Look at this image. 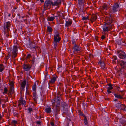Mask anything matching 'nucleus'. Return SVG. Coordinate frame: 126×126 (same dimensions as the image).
Returning <instances> with one entry per match:
<instances>
[{
  "label": "nucleus",
  "instance_id": "obj_58",
  "mask_svg": "<svg viewBox=\"0 0 126 126\" xmlns=\"http://www.w3.org/2000/svg\"><path fill=\"white\" fill-rule=\"evenodd\" d=\"M35 57H33L32 59V61H33V62H35Z\"/></svg>",
  "mask_w": 126,
  "mask_h": 126
},
{
  "label": "nucleus",
  "instance_id": "obj_34",
  "mask_svg": "<svg viewBox=\"0 0 126 126\" xmlns=\"http://www.w3.org/2000/svg\"><path fill=\"white\" fill-rule=\"evenodd\" d=\"M58 85L59 87V88H60V90L62 91L63 90V91L64 89L63 85L60 82H59V83Z\"/></svg>",
  "mask_w": 126,
  "mask_h": 126
},
{
  "label": "nucleus",
  "instance_id": "obj_22",
  "mask_svg": "<svg viewBox=\"0 0 126 126\" xmlns=\"http://www.w3.org/2000/svg\"><path fill=\"white\" fill-rule=\"evenodd\" d=\"M98 64H99L100 66L101 67V68L103 69H104V68L106 67L105 63L103 61L101 60L99 61Z\"/></svg>",
  "mask_w": 126,
  "mask_h": 126
},
{
  "label": "nucleus",
  "instance_id": "obj_60",
  "mask_svg": "<svg viewBox=\"0 0 126 126\" xmlns=\"http://www.w3.org/2000/svg\"><path fill=\"white\" fill-rule=\"evenodd\" d=\"M9 58V56L7 57L5 59V60L7 61L8 59Z\"/></svg>",
  "mask_w": 126,
  "mask_h": 126
},
{
  "label": "nucleus",
  "instance_id": "obj_18",
  "mask_svg": "<svg viewBox=\"0 0 126 126\" xmlns=\"http://www.w3.org/2000/svg\"><path fill=\"white\" fill-rule=\"evenodd\" d=\"M107 85L109 86V87L107 88V92L108 94L111 93V92L110 90L113 89V86H114V85H112L110 83L108 84Z\"/></svg>",
  "mask_w": 126,
  "mask_h": 126
},
{
  "label": "nucleus",
  "instance_id": "obj_57",
  "mask_svg": "<svg viewBox=\"0 0 126 126\" xmlns=\"http://www.w3.org/2000/svg\"><path fill=\"white\" fill-rule=\"evenodd\" d=\"M113 58L114 60H117V57L115 56H114L113 57Z\"/></svg>",
  "mask_w": 126,
  "mask_h": 126
},
{
  "label": "nucleus",
  "instance_id": "obj_21",
  "mask_svg": "<svg viewBox=\"0 0 126 126\" xmlns=\"http://www.w3.org/2000/svg\"><path fill=\"white\" fill-rule=\"evenodd\" d=\"M97 18V17L96 14H93L91 16L90 19V21L92 23L95 21Z\"/></svg>",
  "mask_w": 126,
  "mask_h": 126
},
{
  "label": "nucleus",
  "instance_id": "obj_48",
  "mask_svg": "<svg viewBox=\"0 0 126 126\" xmlns=\"http://www.w3.org/2000/svg\"><path fill=\"white\" fill-rule=\"evenodd\" d=\"M4 34H5L7 37H8L9 36V32H4Z\"/></svg>",
  "mask_w": 126,
  "mask_h": 126
},
{
  "label": "nucleus",
  "instance_id": "obj_3",
  "mask_svg": "<svg viewBox=\"0 0 126 126\" xmlns=\"http://www.w3.org/2000/svg\"><path fill=\"white\" fill-rule=\"evenodd\" d=\"M61 108L64 112H63V114L65 113L68 111V104L65 102H63L61 104Z\"/></svg>",
  "mask_w": 126,
  "mask_h": 126
},
{
  "label": "nucleus",
  "instance_id": "obj_42",
  "mask_svg": "<svg viewBox=\"0 0 126 126\" xmlns=\"http://www.w3.org/2000/svg\"><path fill=\"white\" fill-rule=\"evenodd\" d=\"M8 89L6 87H5L4 88V91L3 92V94H7Z\"/></svg>",
  "mask_w": 126,
  "mask_h": 126
},
{
  "label": "nucleus",
  "instance_id": "obj_30",
  "mask_svg": "<svg viewBox=\"0 0 126 126\" xmlns=\"http://www.w3.org/2000/svg\"><path fill=\"white\" fill-rule=\"evenodd\" d=\"M45 112L47 113H50L52 112L51 108L50 107L46 108L45 109Z\"/></svg>",
  "mask_w": 126,
  "mask_h": 126
},
{
  "label": "nucleus",
  "instance_id": "obj_33",
  "mask_svg": "<svg viewBox=\"0 0 126 126\" xmlns=\"http://www.w3.org/2000/svg\"><path fill=\"white\" fill-rule=\"evenodd\" d=\"M47 31L49 32H52L53 31V30L51 27L48 26L47 27Z\"/></svg>",
  "mask_w": 126,
  "mask_h": 126
},
{
  "label": "nucleus",
  "instance_id": "obj_29",
  "mask_svg": "<svg viewBox=\"0 0 126 126\" xmlns=\"http://www.w3.org/2000/svg\"><path fill=\"white\" fill-rule=\"evenodd\" d=\"M114 95L115 97L117 98H118L120 99H123L124 98L122 95H120L119 94H117L114 93Z\"/></svg>",
  "mask_w": 126,
  "mask_h": 126
},
{
  "label": "nucleus",
  "instance_id": "obj_1",
  "mask_svg": "<svg viewBox=\"0 0 126 126\" xmlns=\"http://www.w3.org/2000/svg\"><path fill=\"white\" fill-rule=\"evenodd\" d=\"M57 0V1H55L54 2H53V0H46L44 3L43 6L44 11L50 9L51 5L52 6H57L61 4L62 0Z\"/></svg>",
  "mask_w": 126,
  "mask_h": 126
},
{
  "label": "nucleus",
  "instance_id": "obj_53",
  "mask_svg": "<svg viewBox=\"0 0 126 126\" xmlns=\"http://www.w3.org/2000/svg\"><path fill=\"white\" fill-rule=\"evenodd\" d=\"M105 38V35H102L101 37V38L102 40H104Z\"/></svg>",
  "mask_w": 126,
  "mask_h": 126
},
{
  "label": "nucleus",
  "instance_id": "obj_64",
  "mask_svg": "<svg viewBox=\"0 0 126 126\" xmlns=\"http://www.w3.org/2000/svg\"><path fill=\"white\" fill-rule=\"evenodd\" d=\"M16 1L17 2H20V0H16Z\"/></svg>",
  "mask_w": 126,
  "mask_h": 126
},
{
  "label": "nucleus",
  "instance_id": "obj_37",
  "mask_svg": "<svg viewBox=\"0 0 126 126\" xmlns=\"http://www.w3.org/2000/svg\"><path fill=\"white\" fill-rule=\"evenodd\" d=\"M32 90L33 92H36V83H35L32 86Z\"/></svg>",
  "mask_w": 126,
  "mask_h": 126
},
{
  "label": "nucleus",
  "instance_id": "obj_10",
  "mask_svg": "<svg viewBox=\"0 0 126 126\" xmlns=\"http://www.w3.org/2000/svg\"><path fill=\"white\" fill-rule=\"evenodd\" d=\"M59 32L57 31H56L54 36V41L60 42L61 40V38L59 37Z\"/></svg>",
  "mask_w": 126,
  "mask_h": 126
},
{
  "label": "nucleus",
  "instance_id": "obj_8",
  "mask_svg": "<svg viewBox=\"0 0 126 126\" xmlns=\"http://www.w3.org/2000/svg\"><path fill=\"white\" fill-rule=\"evenodd\" d=\"M17 49L16 46H14L13 47V51L12 52L13 55L12 58L13 59L15 58L17 56Z\"/></svg>",
  "mask_w": 126,
  "mask_h": 126
},
{
  "label": "nucleus",
  "instance_id": "obj_55",
  "mask_svg": "<svg viewBox=\"0 0 126 126\" xmlns=\"http://www.w3.org/2000/svg\"><path fill=\"white\" fill-rule=\"evenodd\" d=\"M50 125L52 126H54V122H51L50 123Z\"/></svg>",
  "mask_w": 126,
  "mask_h": 126
},
{
  "label": "nucleus",
  "instance_id": "obj_25",
  "mask_svg": "<svg viewBox=\"0 0 126 126\" xmlns=\"http://www.w3.org/2000/svg\"><path fill=\"white\" fill-rule=\"evenodd\" d=\"M109 8L108 5H107L106 4H104L103 6L101 7L100 8V11H102L103 10L105 9L107 10Z\"/></svg>",
  "mask_w": 126,
  "mask_h": 126
},
{
  "label": "nucleus",
  "instance_id": "obj_5",
  "mask_svg": "<svg viewBox=\"0 0 126 126\" xmlns=\"http://www.w3.org/2000/svg\"><path fill=\"white\" fill-rule=\"evenodd\" d=\"M112 29V25L107 23H105L103 27V30L105 32H108L109 31H110V30Z\"/></svg>",
  "mask_w": 126,
  "mask_h": 126
},
{
  "label": "nucleus",
  "instance_id": "obj_2",
  "mask_svg": "<svg viewBox=\"0 0 126 126\" xmlns=\"http://www.w3.org/2000/svg\"><path fill=\"white\" fill-rule=\"evenodd\" d=\"M54 114L56 118H58V115L60 113V107L59 106H52Z\"/></svg>",
  "mask_w": 126,
  "mask_h": 126
},
{
  "label": "nucleus",
  "instance_id": "obj_17",
  "mask_svg": "<svg viewBox=\"0 0 126 126\" xmlns=\"http://www.w3.org/2000/svg\"><path fill=\"white\" fill-rule=\"evenodd\" d=\"M117 107L119 108L121 110H123L124 111H125L126 106L124 104H121L118 103L117 104Z\"/></svg>",
  "mask_w": 126,
  "mask_h": 126
},
{
  "label": "nucleus",
  "instance_id": "obj_45",
  "mask_svg": "<svg viewBox=\"0 0 126 126\" xmlns=\"http://www.w3.org/2000/svg\"><path fill=\"white\" fill-rule=\"evenodd\" d=\"M28 110L29 111V112H28V113H29L31 114V112L32 111V108H31L29 107L28 108Z\"/></svg>",
  "mask_w": 126,
  "mask_h": 126
},
{
  "label": "nucleus",
  "instance_id": "obj_7",
  "mask_svg": "<svg viewBox=\"0 0 126 126\" xmlns=\"http://www.w3.org/2000/svg\"><path fill=\"white\" fill-rule=\"evenodd\" d=\"M117 53L118 55L120 58L123 59H126V54L124 51L120 50L118 51Z\"/></svg>",
  "mask_w": 126,
  "mask_h": 126
},
{
  "label": "nucleus",
  "instance_id": "obj_52",
  "mask_svg": "<svg viewBox=\"0 0 126 126\" xmlns=\"http://www.w3.org/2000/svg\"><path fill=\"white\" fill-rule=\"evenodd\" d=\"M61 12L60 11H57L56 12V14H57V15L58 16H60V14L61 13Z\"/></svg>",
  "mask_w": 126,
  "mask_h": 126
},
{
  "label": "nucleus",
  "instance_id": "obj_43",
  "mask_svg": "<svg viewBox=\"0 0 126 126\" xmlns=\"http://www.w3.org/2000/svg\"><path fill=\"white\" fill-rule=\"evenodd\" d=\"M72 78L74 80H76L78 79L77 76L75 75H73L72 76Z\"/></svg>",
  "mask_w": 126,
  "mask_h": 126
},
{
  "label": "nucleus",
  "instance_id": "obj_36",
  "mask_svg": "<svg viewBox=\"0 0 126 126\" xmlns=\"http://www.w3.org/2000/svg\"><path fill=\"white\" fill-rule=\"evenodd\" d=\"M59 42L58 41H54L53 43L54 44V48L56 50H57V48L56 47L57 46V42Z\"/></svg>",
  "mask_w": 126,
  "mask_h": 126
},
{
  "label": "nucleus",
  "instance_id": "obj_9",
  "mask_svg": "<svg viewBox=\"0 0 126 126\" xmlns=\"http://www.w3.org/2000/svg\"><path fill=\"white\" fill-rule=\"evenodd\" d=\"M61 99L54 98V102H53L52 106H60L61 104Z\"/></svg>",
  "mask_w": 126,
  "mask_h": 126
},
{
  "label": "nucleus",
  "instance_id": "obj_61",
  "mask_svg": "<svg viewBox=\"0 0 126 126\" xmlns=\"http://www.w3.org/2000/svg\"><path fill=\"white\" fill-rule=\"evenodd\" d=\"M26 90H29V88L28 86H27L26 87Z\"/></svg>",
  "mask_w": 126,
  "mask_h": 126
},
{
  "label": "nucleus",
  "instance_id": "obj_49",
  "mask_svg": "<svg viewBox=\"0 0 126 126\" xmlns=\"http://www.w3.org/2000/svg\"><path fill=\"white\" fill-rule=\"evenodd\" d=\"M88 16H87V17H85V16H84L82 17V19L84 20H86L87 19H88Z\"/></svg>",
  "mask_w": 126,
  "mask_h": 126
},
{
  "label": "nucleus",
  "instance_id": "obj_31",
  "mask_svg": "<svg viewBox=\"0 0 126 126\" xmlns=\"http://www.w3.org/2000/svg\"><path fill=\"white\" fill-rule=\"evenodd\" d=\"M78 111L80 117V116H83L84 117L85 116V115L83 114V112L80 110H78Z\"/></svg>",
  "mask_w": 126,
  "mask_h": 126
},
{
  "label": "nucleus",
  "instance_id": "obj_54",
  "mask_svg": "<svg viewBox=\"0 0 126 126\" xmlns=\"http://www.w3.org/2000/svg\"><path fill=\"white\" fill-rule=\"evenodd\" d=\"M24 21L25 23H26L27 25L28 24V23L27 22V20L26 18L25 19H24Z\"/></svg>",
  "mask_w": 126,
  "mask_h": 126
},
{
  "label": "nucleus",
  "instance_id": "obj_27",
  "mask_svg": "<svg viewBox=\"0 0 126 126\" xmlns=\"http://www.w3.org/2000/svg\"><path fill=\"white\" fill-rule=\"evenodd\" d=\"M47 20L49 21H53L55 19V17L53 16H49L47 17Z\"/></svg>",
  "mask_w": 126,
  "mask_h": 126
},
{
  "label": "nucleus",
  "instance_id": "obj_63",
  "mask_svg": "<svg viewBox=\"0 0 126 126\" xmlns=\"http://www.w3.org/2000/svg\"><path fill=\"white\" fill-rule=\"evenodd\" d=\"M53 15L54 16V17H58L59 16H58L57 15L56 16H55L54 15V14H53Z\"/></svg>",
  "mask_w": 126,
  "mask_h": 126
},
{
  "label": "nucleus",
  "instance_id": "obj_39",
  "mask_svg": "<svg viewBox=\"0 0 126 126\" xmlns=\"http://www.w3.org/2000/svg\"><path fill=\"white\" fill-rule=\"evenodd\" d=\"M78 4L80 6V8H81V6L83 4V0H78Z\"/></svg>",
  "mask_w": 126,
  "mask_h": 126
},
{
  "label": "nucleus",
  "instance_id": "obj_14",
  "mask_svg": "<svg viewBox=\"0 0 126 126\" xmlns=\"http://www.w3.org/2000/svg\"><path fill=\"white\" fill-rule=\"evenodd\" d=\"M119 6V4L118 3L115 4L112 8V12L115 13L117 12L118 10Z\"/></svg>",
  "mask_w": 126,
  "mask_h": 126
},
{
  "label": "nucleus",
  "instance_id": "obj_32",
  "mask_svg": "<svg viewBox=\"0 0 126 126\" xmlns=\"http://www.w3.org/2000/svg\"><path fill=\"white\" fill-rule=\"evenodd\" d=\"M17 124V122L16 120H13L11 122V125L12 126H16V124Z\"/></svg>",
  "mask_w": 126,
  "mask_h": 126
},
{
  "label": "nucleus",
  "instance_id": "obj_28",
  "mask_svg": "<svg viewBox=\"0 0 126 126\" xmlns=\"http://www.w3.org/2000/svg\"><path fill=\"white\" fill-rule=\"evenodd\" d=\"M55 98L61 99V93L60 92H58L57 93V94L56 95V96H55Z\"/></svg>",
  "mask_w": 126,
  "mask_h": 126
},
{
  "label": "nucleus",
  "instance_id": "obj_6",
  "mask_svg": "<svg viewBox=\"0 0 126 126\" xmlns=\"http://www.w3.org/2000/svg\"><path fill=\"white\" fill-rule=\"evenodd\" d=\"M27 48H34L36 49L37 48V46L35 45V43L34 42L30 41L29 44H26Z\"/></svg>",
  "mask_w": 126,
  "mask_h": 126
},
{
  "label": "nucleus",
  "instance_id": "obj_44",
  "mask_svg": "<svg viewBox=\"0 0 126 126\" xmlns=\"http://www.w3.org/2000/svg\"><path fill=\"white\" fill-rule=\"evenodd\" d=\"M32 56L31 54H28L26 57V60L27 59H29Z\"/></svg>",
  "mask_w": 126,
  "mask_h": 126
},
{
  "label": "nucleus",
  "instance_id": "obj_47",
  "mask_svg": "<svg viewBox=\"0 0 126 126\" xmlns=\"http://www.w3.org/2000/svg\"><path fill=\"white\" fill-rule=\"evenodd\" d=\"M35 123L38 126H41V122L40 121H35Z\"/></svg>",
  "mask_w": 126,
  "mask_h": 126
},
{
  "label": "nucleus",
  "instance_id": "obj_59",
  "mask_svg": "<svg viewBox=\"0 0 126 126\" xmlns=\"http://www.w3.org/2000/svg\"><path fill=\"white\" fill-rule=\"evenodd\" d=\"M116 90H117L118 91H119L120 89V87L119 86H118L117 88L116 89Z\"/></svg>",
  "mask_w": 126,
  "mask_h": 126
},
{
  "label": "nucleus",
  "instance_id": "obj_13",
  "mask_svg": "<svg viewBox=\"0 0 126 126\" xmlns=\"http://www.w3.org/2000/svg\"><path fill=\"white\" fill-rule=\"evenodd\" d=\"M118 63L121 66V68L125 69L126 68V62L121 60L119 61Z\"/></svg>",
  "mask_w": 126,
  "mask_h": 126
},
{
  "label": "nucleus",
  "instance_id": "obj_15",
  "mask_svg": "<svg viewBox=\"0 0 126 126\" xmlns=\"http://www.w3.org/2000/svg\"><path fill=\"white\" fill-rule=\"evenodd\" d=\"M15 93L14 88V87H10L8 90V93H7L9 97H11L12 95Z\"/></svg>",
  "mask_w": 126,
  "mask_h": 126
},
{
  "label": "nucleus",
  "instance_id": "obj_11",
  "mask_svg": "<svg viewBox=\"0 0 126 126\" xmlns=\"http://www.w3.org/2000/svg\"><path fill=\"white\" fill-rule=\"evenodd\" d=\"M110 16V18L108 16H106L105 18V20L106 22V23L110 24V25H111L113 20L111 16Z\"/></svg>",
  "mask_w": 126,
  "mask_h": 126
},
{
  "label": "nucleus",
  "instance_id": "obj_56",
  "mask_svg": "<svg viewBox=\"0 0 126 126\" xmlns=\"http://www.w3.org/2000/svg\"><path fill=\"white\" fill-rule=\"evenodd\" d=\"M98 37L97 36H95V39L97 41H98Z\"/></svg>",
  "mask_w": 126,
  "mask_h": 126
},
{
  "label": "nucleus",
  "instance_id": "obj_35",
  "mask_svg": "<svg viewBox=\"0 0 126 126\" xmlns=\"http://www.w3.org/2000/svg\"><path fill=\"white\" fill-rule=\"evenodd\" d=\"M4 66L2 64H0V72H1L4 69Z\"/></svg>",
  "mask_w": 126,
  "mask_h": 126
},
{
  "label": "nucleus",
  "instance_id": "obj_51",
  "mask_svg": "<svg viewBox=\"0 0 126 126\" xmlns=\"http://www.w3.org/2000/svg\"><path fill=\"white\" fill-rule=\"evenodd\" d=\"M30 94V92L29 90H26V95H29Z\"/></svg>",
  "mask_w": 126,
  "mask_h": 126
},
{
  "label": "nucleus",
  "instance_id": "obj_20",
  "mask_svg": "<svg viewBox=\"0 0 126 126\" xmlns=\"http://www.w3.org/2000/svg\"><path fill=\"white\" fill-rule=\"evenodd\" d=\"M31 67L30 65L24 64L23 65V69L26 71L29 70Z\"/></svg>",
  "mask_w": 126,
  "mask_h": 126
},
{
  "label": "nucleus",
  "instance_id": "obj_62",
  "mask_svg": "<svg viewBox=\"0 0 126 126\" xmlns=\"http://www.w3.org/2000/svg\"><path fill=\"white\" fill-rule=\"evenodd\" d=\"M17 16H19V18H21V16H20V14L18 13L17 14Z\"/></svg>",
  "mask_w": 126,
  "mask_h": 126
},
{
  "label": "nucleus",
  "instance_id": "obj_4",
  "mask_svg": "<svg viewBox=\"0 0 126 126\" xmlns=\"http://www.w3.org/2000/svg\"><path fill=\"white\" fill-rule=\"evenodd\" d=\"M11 25V23L9 21L7 22L4 23L3 25L4 32H9L10 30V27Z\"/></svg>",
  "mask_w": 126,
  "mask_h": 126
},
{
  "label": "nucleus",
  "instance_id": "obj_50",
  "mask_svg": "<svg viewBox=\"0 0 126 126\" xmlns=\"http://www.w3.org/2000/svg\"><path fill=\"white\" fill-rule=\"evenodd\" d=\"M13 114H14V116H16L17 117H18V116H19V114H18L16 112H14Z\"/></svg>",
  "mask_w": 126,
  "mask_h": 126
},
{
  "label": "nucleus",
  "instance_id": "obj_41",
  "mask_svg": "<svg viewBox=\"0 0 126 126\" xmlns=\"http://www.w3.org/2000/svg\"><path fill=\"white\" fill-rule=\"evenodd\" d=\"M9 83V84L10 85V87L13 88V87H14V82L13 81H10Z\"/></svg>",
  "mask_w": 126,
  "mask_h": 126
},
{
  "label": "nucleus",
  "instance_id": "obj_24",
  "mask_svg": "<svg viewBox=\"0 0 126 126\" xmlns=\"http://www.w3.org/2000/svg\"><path fill=\"white\" fill-rule=\"evenodd\" d=\"M72 20H68V21H66L65 26L67 27H68L69 26H70L71 24H72Z\"/></svg>",
  "mask_w": 126,
  "mask_h": 126
},
{
  "label": "nucleus",
  "instance_id": "obj_23",
  "mask_svg": "<svg viewBox=\"0 0 126 126\" xmlns=\"http://www.w3.org/2000/svg\"><path fill=\"white\" fill-rule=\"evenodd\" d=\"M26 83V81L25 79H24L21 83V89L22 90H23L24 89Z\"/></svg>",
  "mask_w": 126,
  "mask_h": 126
},
{
  "label": "nucleus",
  "instance_id": "obj_26",
  "mask_svg": "<svg viewBox=\"0 0 126 126\" xmlns=\"http://www.w3.org/2000/svg\"><path fill=\"white\" fill-rule=\"evenodd\" d=\"M33 95L34 97L33 98L34 101L35 102H37V99L38 98V97L37 96V94L36 92H33Z\"/></svg>",
  "mask_w": 126,
  "mask_h": 126
},
{
  "label": "nucleus",
  "instance_id": "obj_40",
  "mask_svg": "<svg viewBox=\"0 0 126 126\" xmlns=\"http://www.w3.org/2000/svg\"><path fill=\"white\" fill-rule=\"evenodd\" d=\"M120 122V123L121 124H124V125L125 126L126 125V122L125 120H121Z\"/></svg>",
  "mask_w": 126,
  "mask_h": 126
},
{
  "label": "nucleus",
  "instance_id": "obj_46",
  "mask_svg": "<svg viewBox=\"0 0 126 126\" xmlns=\"http://www.w3.org/2000/svg\"><path fill=\"white\" fill-rule=\"evenodd\" d=\"M72 44L73 45V46L76 45L75 40V39H73L72 41Z\"/></svg>",
  "mask_w": 126,
  "mask_h": 126
},
{
  "label": "nucleus",
  "instance_id": "obj_19",
  "mask_svg": "<svg viewBox=\"0 0 126 126\" xmlns=\"http://www.w3.org/2000/svg\"><path fill=\"white\" fill-rule=\"evenodd\" d=\"M73 49L74 50L73 52H78L80 50V48L77 45L74 46H73Z\"/></svg>",
  "mask_w": 126,
  "mask_h": 126
},
{
  "label": "nucleus",
  "instance_id": "obj_16",
  "mask_svg": "<svg viewBox=\"0 0 126 126\" xmlns=\"http://www.w3.org/2000/svg\"><path fill=\"white\" fill-rule=\"evenodd\" d=\"M58 77H57L56 75H55L53 78L51 79L50 80L48 84L49 86L50 87L49 85L50 84H53L54 83L55 81L56 80V79Z\"/></svg>",
  "mask_w": 126,
  "mask_h": 126
},
{
  "label": "nucleus",
  "instance_id": "obj_38",
  "mask_svg": "<svg viewBox=\"0 0 126 126\" xmlns=\"http://www.w3.org/2000/svg\"><path fill=\"white\" fill-rule=\"evenodd\" d=\"M84 123L86 125H87L88 124V120L86 116L84 117Z\"/></svg>",
  "mask_w": 126,
  "mask_h": 126
},
{
  "label": "nucleus",
  "instance_id": "obj_12",
  "mask_svg": "<svg viewBox=\"0 0 126 126\" xmlns=\"http://www.w3.org/2000/svg\"><path fill=\"white\" fill-rule=\"evenodd\" d=\"M18 106H20L21 105L23 104L25 105L26 104V102L25 100H23V99L22 97H20V99L18 101Z\"/></svg>",
  "mask_w": 126,
  "mask_h": 126
}]
</instances>
